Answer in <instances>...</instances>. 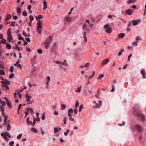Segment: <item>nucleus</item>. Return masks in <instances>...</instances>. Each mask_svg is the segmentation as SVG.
I'll return each mask as SVG.
<instances>
[{
    "label": "nucleus",
    "instance_id": "1",
    "mask_svg": "<svg viewBox=\"0 0 146 146\" xmlns=\"http://www.w3.org/2000/svg\"><path fill=\"white\" fill-rule=\"evenodd\" d=\"M1 135L3 137L5 140L7 142L8 141L9 139L7 137V136L9 138L11 137V135L9 134V133L6 131H5L4 133H1Z\"/></svg>",
    "mask_w": 146,
    "mask_h": 146
},
{
    "label": "nucleus",
    "instance_id": "2",
    "mask_svg": "<svg viewBox=\"0 0 146 146\" xmlns=\"http://www.w3.org/2000/svg\"><path fill=\"white\" fill-rule=\"evenodd\" d=\"M37 26L36 29L39 33L41 34L42 33V30L43 28L42 26V22L40 20H38L37 23Z\"/></svg>",
    "mask_w": 146,
    "mask_h": 146
},
{
    "label": "nucleus",
    "instance_id": "3",
    "mask_svg": "<svg viewBox=\"0 0 146 146\" xmlns=\"http://www.w3.org/2000/svg\"><path fill=\"white\" fill-rule=\"evenodd\" d=\"M137 116L138 117L139 119L142 122L145 120V116L141 112L137 113Z\"/></svg>",
    "mask_w": 146,
    "mask_h": 146
},
{
    "label": "nucleus",
    "instance_id": "4",
    "mask_svg": "<svg viewBox=\"0 0 146 146\" xmlns=\"http://www.w3.org/2000/svg\"><path fill=\"white\" fill-rule=\"evenodd\" d=\"M52 41V38L51 36H49L46 40L43 43L45 44H49Z\"/></svg>",
    "mask_w": 146,
    "mask_h": 146
},
{
    "label": "nucleus",
    "instance_id": "5",
    "mask_svg": "<svg viewBox=\"0 0 146 146\" xmlns=\"http://www.w3.org/2000/svg\"><path fill=\"white\" fill-rule=\"evenodd\" d=\"M93 103L95 104V105L94 106V107L96 108H100L102 105V102L101 101H99L98 102V103L100 104V105L97 103L95 101H94Z\"/></svg>",
    "mask_w": 146,
    "mask_h": 146
},
{
    "label": "nucleus",
    "instance_id": "6",
    "mask_svg": "<svg viewBox=\"0 0 146 146\" xmlns=\"http://www.w3.org/2000/svg\"><path fill=\"white\" fill-rule=\"evenodd\" d=\"M125 12L126 14L129 15H131L133 13V11L131 9H128L125 10Z\"/></svg>",
    "mask_w": 146,
    "mask_h": 146
},
{
    "label": "nucleus",
    "instance_id": "7",
    "mask_svg": "<svg viewBox=\"0 0 146 146\" xmlns=\"http://www.w3.org/2000/svg\"><path fill=\"white\" fill-rule=\"evenodd\" d=\"M68 66V64L66 60H64L63 62H61V63L60 65V66L61 68H63V66L66 67Z\"/></svg>",
    "mask_w": 146,
    "mask_h": 146
},
{
    "label": "nucleus",
    "instance_id": "8",
    "mask_svg": "<svg viewBox=\"0 0 146 146\" xmlns=\"http://www.w3.org/2000/svg\"><path fill=\"white\" fill-rule=\"evenodd\" d=\"M81 54L80 51L79 50H76L74 53V55L76 57L79 56Z\"/></svg>",
    "mask_w": 146,
    "mask_h": 146
},
{
    "label": "nucleus",
    "instance_id": "9",
    "mask_svg": "<svg viewBox=\"0 0 146 146\" xmlns=\"http://www.w3.org/2000/svg\"><path fill=\"white\" fill-rule=\"evenodd\" d=\"M133 25L134 26H136L139 23L141 22V20L139 19L137 20H132Z\"/></svg>",
    "mask_w": 146,
    "mask_h": 146
},
{
    "label": "nucleus",
    "instance_id": "10",
    "mask_svg": "<svg viewBox=\"0 0 146 146\" xmlns=\"http://www.w3.org/2000/svg\"><path fill=\"white\" fill-rule=\"evenodd\" d=\"M1 83L2 84H6V85H10V82L7 80H5L4 81H1Z\"/></svg>",
    "mask_w": 146,
    "mask_h": 146
},
{
    "label": "nucleus",
    "instance_id": "11",
    "mask_svg": "<svg viewBox=\"0 0 146 146\" xmlns=\"http://www.w3.org/2000/svg\"><path fill=\"white\" fill-rule=\"evenodd\" d=\"M26 97L27 102H30L31 101V99L32 98V97L31 96L29 95L28 94H27L26 95Z\"/></svg>",
    "mask_w": 146,
    "mask_h": 146
},
{
    "label": "nucleus",
    "instance_id": "12",
    "mask_svg": "<svg viewBox=\"0 0 146 146\" xmlns=\"http://www.w3.org/2000/svg\"><path fill=\"white\" fill-rule=\"evenodd\" d=\"M2 86L4 90H8L9 89V86H7V85H6V84H2Z\"/></svg>",
    "mask_w": 146,
    "mask_h": 146
},
{
    "label": "nucleus",
    "instance_id": "13",
    "mask_svg": "<svg viewBox=\"0 0 146 146\" xmlns=\"http://www.w3.org/2000/svg\"><path fill=\"white\" fill-rule=\"evenodd\" d=\"M43 9L45 10L47 8V2L45 0H44L43 2Z\"/></svg>",
    "mask_w": 146,
    "mask_h": 146
},
{
    "label": "nucleus",
    "instance_id": "14",
    "mask_svg": "<svg viewBox=\"0 0 146 146\" xmlns=\"http://www.w3.org/2000/svg\"><path fill=\"white\" fill-rule=\"evenodd\" d=\"M30 118L29 117H28L26 119V122L27 124L29 125H32L33 124V122L29 120Z\"/></svg>",
    "mask_w": 146,
    "mask_h": 146
},
{
    "label": "nucleus",
    "instance_id": "15",
    "mask_svg": "<svg viewBox=\"0 0 146 146\" xmlns=\"http://www.w3.org/2000/svg\"><path fill=\"white\" fill-rule=\"evenodd\" d=\"M134 127L135 129H138L139 131L140 132L142 130V128L137 125H135Z\"/></svg>",
    "mask_w": 146,
    "mask_h": 146
},
{
    "label": "nucleus",
    "instance_id": "16",
    "mask_svg": "<svg viewBox=\"0 0 146 146\" xmlns=\"http://www.w3.org/2000/svg\"><path fill=\"white\" fill-rule=\"evenodd\" d=\"M6 48L7 49H10L11 48V46L10 44L6 43Z\"/></svg>",
    "mask_w": 146,
    "mask_h": 146
},
{
    "label": "nucleus",
    "instance_id": "17",
    "mask_svg": "<svg viewBox=\"0 0 146 146\" xmlns=\"http://www.w3.org/2000/svg\"><path fill=\"white\" fill-rule=\"evenodd\" d=\"M125 34L124 33H120L118 35L119 37L118 38H123L125 36Z\"/></svg>",
    "mask_w": 146,
    "mask_h": 146
},
{
    "label": "nucleus",
    "instance_id": "18",
    "mask_svg": "<svg viewBox=\"0 0 146 146\" xmlns=\"http://www.w3.org/2000/svg\"><path fill=\"white\" fill-rule=\"evenodd\" d=\"M106 31L108 34H110L112 32V30L110 27L106 29Z\"/></svg>",
    "mask_w": 146,
    "mask_h": 146
},
{
    "label": "nucleus",
    "instance_id": "19",
    "mask_svg": "<svg viewBox=\"0 0 146 146\" xmlns=\"http://www.w3.org/2000/svg\"><path fill=\"white\" fill-rule=\"evenodd\" d=\"M54 133H56L58 132L59 131H60L61 130V129L60 128H54Z\"/></svg>",
    "mask_w": 146,
    "mask_h": 146
},
{
    "label": "nucleus",
    "instance_id": "20",
    "mask_svg": "<svg viewBox=\"0 0 146 146\" xmlns=\"http://www.w3.org/2000/svg\"><path fill=\"white\" fill-rule=\"evenodd\" d=\"M7 39L9 42H11L13 40L12 35L8 36Z\"/></svg>",
    "mask_w": 146,
    "mask_h": 146
},
{
    "label": "nucleus",
    "instance_id": "21",
    "mask_svg": "<svg viewBox=\"0 0 146 146\" xmlns=\"http://www.w3.org/2000/svg\"><path fill=\"white\" fill-rule=\"evenodd\" d=\"M49 82L46 81L45 84V88L46 89H48L49 88Z\"/></svg>",
    "mask_w": 146,
    "mask_h": 146
},
{
    "label": "nucleus",
    "instance_id": "22",
    "mask_svg": "<svg viewBox=\"0 0 146 146\" xmlns=\"http://www.w3.org/2000/svg\"><path fill=\"white\" fill-rule=\"evenodd\" d=\"M39 113L38 112H36V120L37 121H38L40 120V119L39 117Z\"/></svg>",
    "mask_w": 146,
    "mask_h": 146
},
{
    "label": "nucleus",
    "instance_id": "23",
    "mask_svg": "<svg viewBox=\"0 0 146 146\" xmlns=\"http://www.w3.org/2000/svg\"><path fill=\"white\" fill-rule=\"evenodd\" d=\"M109 60L108 59H106L103 61L102 62V64L104 65L107 63L109 61Z\"/></svg>",
    "mask_w": 146,
    "mask_h": 146
},
{
    "label": "nucleus",
    "instance_id": "24",
    "mask_svg": "<svg viewBox=\"0 0 146 146\" xmlns=\"http://www.w3.org/2000/svg\"><path fill=\"white\" fill-rule=\"evenodd\" d=\"M141 74L143 75V78L145 79L146 78V77L145 76V71L143 70H142L141 72Z\"/></svg>",
    "mask_w": 146,
    "mask_h": 146
},
{
    "label": "nucleus",
    "instance_id": "25",
    "mask_svg": "<svg viewBox=\"0 0 146 146\" xmlns=\"http://www.w3.org/2000/svg\"><path fill=\"white\" fill-rule=\"evenodd\" d=\"M17 12L19 14H21V9L19 7H17Z\"/></svg>",
    "mask_w": 146,
    "mask_h": 146
},
{
    "label": "nucleus",
    "instance_id": "26",
    "mask_svg": "<svg viewBox=\"0 0 146 146\" xmlns=\"http://www.w3.org/2000/svg\"><path fill=\"white\" fill-rule=\"evenodd\" d=\"M31 130L32 131L34 132L35 133H37L38 132V131L37 130V129L35 128H34L33 127H32L31 128Z\"/></svg>",
    "mask_w": 146,
    "mask_h": 146
},
{
    "label": "nucleus",
    "instance_id": "27",
    "mask_svg": "<svg viewBox=\"0 0 146 146\" xmlns=\"http://www.w3.org/2000/svg\"><path fill=\"white\" fill-rule=\"evenodd\" d=\"M7 36L12 35L11 33V29L9 28L7 31Z\"/></svg>",
    "mask_w": 146,
    "mask_h": 146
},
{
    "label": "nucleus",
    "instance_id": "28",
    "mask_svg": "<svg viewBox=\"0 0 146 146\" xmlns=\"http://www.w3.org/2000/svg\"><path fill=\"white\" fill-rule=\"evenodd\" d=\"M42 17L43 16L42 15H38V16H36L35 18L36 20H38V19H41Z\"/></svg>",
    "mask_w": 146,
    "mask_h": 146
},
{
    "label": "nucleus",
    "instance_id": "29",
    "mask_svg": "<svg viewBox=\"0 0 146 146\" xmlns=\"http://www.w3.org/2000/svg\"><path fill=\"white\" fill-rule=\"evenodd\" d=\"M83 37L84 38V40L85 42L87 41V39L86 37V33L84 32L83 34Z\"/></svg>",
    "mask_w": 146,
    "mask_h": 146
},
{
    "label": "nucleus",
    "instance_id": "30",
    "mask_svg": "<svg viewBox=\"0 0 146 146\" xmlns=\"http://www.w3.org/2000/svg\"><path fill=\"white\" fill-rule=\"evenodd\" d=\"M18 38L19 40H24V38H23L22 36L21 35H18Z\"/></svg>",
    "mask_w": 146,
    "mask_h": 146
},
{
    "label": "nucleus",
    "instance_id": "31",
    "mask_svg": "<svg viewBox=\"0 0 146 146\" xmlns=\"http://www.w3.org/2000/svg\"><path fill=\"white\" fill-rule=\"evenodd\" d=\"M65 19L66 21L68 22H70L71 20V19L70 17L68 16L66 17Z\"/></svg>",
    "mask_w": 146,
    "mask_h": 146
},
{
    "label": "nucleus",
    "instance_id": "32",
    "mask_svg": "<svg viewBox=\"0 0 146 146\" xmlns=\"http://www.w3.org/2000/svg\"><path fill=\"white\" fill-rule=\"evenodd\" d=\"M66 108V106L65 105L62 104L61 105V109L62 110H64Z\"/></svg>",
    "mask_w": 146,
    "mask_h": 146
},
{
    "label": "nucleus",
    "instance_id": "33",
    "mask_svg": "<svg viewBox=\"0 0 146 146\" xmlns=\"http://www.w3.org/2000/svg\"><path fill=\"white\" fill-rule=\"evenodd\" d=\"M5 72L2 70L0 69V74L2 75H5Z\"/></svg>",
    "mask_w": 146,
    "mask_h": 146
},
{
    "label": "nucleus",
    "instance_id": "34",
    "mask_svg": "<svg viewBox=\"0 0 146 146\" xmlns=\"http://www.w3.org/2000/svg\"><path fill=\"white\" fill-rule=\"evenodd\" d=\"M92 73L93 74L91 76H89V77H88V78L89 79H90L92 78V77H93L94 76V75L95 74V71H93L92 72Z\"/></svg>",
    "mask_w": 146,
    "mask_h": 146
},
{
    "label": "nucleus",
    "instance_id": "35",
    "mask_svg": "<svg viewBox=\"0 0 146 146\" xmlns=\"http://www.w3.org/2000/svg\"><path fill=\"white\" fill-rule=\"evenodd\" d=\"M7 106L10 108H12V105L11 104L10 102L9 101L8 102H7Z\"/></svg>",
    "mask_w": 146,
    "mask_h": 146
},
{
    "label": "nucleus",
    "instance_id": "36",
    "mask_svg": "<svg viewBox=\"0 0 146 146\" xmlns=\"http://www.w3.org/2000/svg\"><path fill=\"white\" fill-rule=\"evenodd\" d=\"M104 77V75L103 74H101L99 75L98 78V79H100L101 78H103Z\"/></svg>",
    "mask_w": 146,
    "mask_h": 146
},
{
    "label": "nucleus",
    "instance_id": "37",
    "mask_svg": "<svg viewBox=\"0 0 146 146\" xmlns=\"http://www.w3.org/2000/svg\"><path fill=\"white\" fill-rule=\"evenodd\" d=\"M81 86L78 87L77 88V89L76 90V92L78 93H80L81 91Z\"/></svg>",
    "mask_w": 146,
    "mask_h": 146
},
{
    "label": "nucleus",
    "instance_id": "38",
    "mask_svg": "<svg viewBox=\"0 0 146 146\" xmlns=\"http://www.w3.org/2000/svg\"><path fill=\"white\" fill-rule=\"evenodd\" d=\"M11 15H9V14H8L7 15V16L6 18V20H9V19H11Z\"/></svg>",
    "mask_w": 146,
    "mask_h": 146
},
{
    "label": "nucleus",
    "instance_id": "39",
    "mask_svg": "<svg viewBox=\"0 0 146 146\" xmlns=\"http://www.w3.org/2000/svg\"><path fill=\"white\" fill-rule=\"evenodd\" d=\"M11 129V126L9 124H8L7 126V131H9Z\"/></svg>",
    "mask_w": 146,
    "mask_h": 146
},
{
    "label": "nucleus",
    "instance_id": "40",
    "mask_svg": "<svg viewBox=\"0 0 146 146\" xmlns=\"http://www.w3.org/2000/svg\"><path fill=\"white\" fill-rule=\"evenodd\" d=\"M136 0L134 1L132 0H129L127 1V2L128 4H130L131 3H133V2H135L136 1Z\"/></svg>",
    "mask_w": 146,
    "mask_h": 146
},
{
    "label": "nucleus",
    "instance_id": "41",
    "mask_svg": "<svg viewBox=\"0 0 146 146\" xmlns=\"http://www.w3.org/2000/svg\"><path fill=\"white\" fill-rule=\"evenodd\" d=\"M87 26V25L86 23H84V24L82 26V28H83V29H85Z\"/></svg>",
    "mask_w": 146,
    "mask_h": 146
},
{
    "label": "nucleus",
    "instance_id": "42",
    "mask_svg": "<svg viewBox=\"0 0 146 146\" xmlns=\"http://www.w3.org/2000/svg\"><path fill=\"white\" fill-rule=\"evenodd\" d=\"M69 129H67L66 130V131L64 133V135L65 136H67L68 135V134L69 132Z\"/></svg>",
    "mask_w": 146,
    "mask_h": 146
},
{
    "label": "nucleus",
    "instance_id": "43",
    "mask_svg": "<svg viewBox=\"0 0 146 146\" xmlns=\"http://www.w3.org/2000/svg\"><path fill=\"white\" fill-rule=\"evenodd\" d=\"M0 110H1V111H2V114L4 116V115H5V114H4V108H3V107H1V109H0Z\"/></svg>",
    "mask_w": 146,
    "mask_h": 146
},
{
    "label": "nucleus",
    "instance_id": "44",
    "mask_svg": "<svg viewBox=\"0 0 146 146\" xmlns=\"http://www.w3.org/2000/svg\"><path fill=\"white\" fill-rule=\"evenodd\" d=\"M27 111H29L30 110L31 111L32 113H33L34 112L33 110V109L29 108H28L27 109Z\"/></svg>",
    "mask_w": 146,
    "mask_h": 146
},
{
    "label": "nucleus",
    "instance_id": "45",
    "mask_svg": "<svg viewBox=\"0 0 146 146\" xmlns=\"http://www.w3.org/2000/svg\"><path fill=\"white\" fill-rule=\"evenodd\" d=\"M29 18L31 21L32 22L34 20V18L33 16L31 15H30L29 16Z\"/></svg>",
    "mask_w": 146,
    "mask_h": 146
},
{
    "label": "nucleus",
    "instance_id": "46",
    "mask_svg": "<svg viewBox=\"0 0 146 146\" xmlns=\"http://www.w3.org/2000/svg\"><path fill=\"white\" fill-rule=\"evenodd\" d=\"M22 133L18 135L17 136V138L18 139H21L22 136Z\"/></svg>",
    "mask_w": 146,
    "mask_h": 146
},
{
    "label": "nucleus",
    "instance_id": "47",
    "mask_svg": "<svg viewBox=\"0 0 146 146\" xmlns=\"http://www.w3.org/2000/svg\"><path fill=\"white\" fill-rule=\"evenodd\" d=\"M9 71L11 72H13L14 71V67L13 66H11L10 67V69Z\"/></svg>",
    "mask_w": 146,
    "mask_h": 146
},
{
    "label": "nucleus",
    "instance_id": "48",
    "mask_svg": "<svg viewBox=\"0 0 146 146\" xmlns=\"http://www.w3.org/2000/svg\"><path fill=\"white\" fill-rule=\"evenodd\" d=\"M37 52L39 54H41L42 52V50L40 48L38 49L37 50Z\"/></svg>",
    "mask_w": 146,
    "mask_h": 146
},
{
    "label": "nucleus",
    "instance_id": "49",
    "mask_svg": "<svg viewBox=\"0 0 146 146\" xmlns=\"http://www.w3.org/2000/svg\"><path fill=\"white\" fill-rule=\"evenodd\" d=\"M83 108V105L82 104H81L80 105V107H79V111L80 112L82 110V108Z\"/></svg>",
    "mask_w": 146,
    "mask_h": 146
},
{
    "label": "nucleus",
    "instance_id": "50",
    "mask_svg": "<svg viewBox=\"0 0 146 146\" xmlns=\"http://www.w3.org/2000/svg\"><path fill=\"white\" fill-rule=\"evenodd\" d=\"M23 15L24 16H26L27 15V11H24L22 13Z\"/></svg>",
    "mask_w": 146,
    "mask_h": 146
},
{
    "label": "nucleus",
    "instance_id": "51",
    "mask_svg": "<svg viewBox=\"0 0 146 146\" xmlns=\"http://www.w3.org/2000/svg\"><path fill=\"white\" fill-rule=\"evenodd\" d=\"M67 117H65L63 119V121L64 124H66V123Z\"/></svg>",
    "mask_w": 146,
    "mask_h": 146
},
{
    "label": "nucleus",
    "instance_id": "52",
    "mask_svg": "<svg viewBox=\"0 0 146 146\" xmlns=\"http://www.w3.org/2000/svg\"><path fill=\"white\" fill-rule=\"evenodd\" d=\"M14 76V75L13 73L11 74L9 76V77L10 79H12L13 78Z\"/></svg>",
    "mask_w": 146,
    "mask_h": 146
},
{
    "label": "nucleus",
    "instance_id": "53",
    "mask_svg": "<svg viewBox=\"0 0 146 146\" xmlns=\"http://www.w3.org/2000/svg\"><path fill=\"white\" fill-rule=\"evenodd\" d=\"M14 143V142L13 141H11L9 143V145L11 146H13Z\"/></svg>",
    "mask_w": 146,
    "mask_h": 146
},
{
    "label": "nucleus",
    "instance_id": "54",
    "mask_svg": "<svg viewBox=\"0 0 146 146\" xmlns=\"http://www.w3.org/2000/svg\"><path fill=\"white\" fill-rule=\"evenodd\" d=\"M69 119L71 121H74V119L72 117V116L69 117Z\"/></svg>",
    "mask_w": 146,
    "mask_h": 146
},
{
    "label": "nucleus",
    "instance_id": "55",
    "mask_svg": "<svg viewBox=\"0 0 146 146\" xmlns=\"http://www.w3.org/2000/svg\"><path fill=\"white\" fill-rule=\"evenodd\" d=\"M138 42V41L133 42L132 43V44L133 45L137 46V43Z\"/></svg>",
    "mask_w": 146,
    "mask_h": 146
},
{
    "label": "nucleus",
    "instance_id": "56",
    "mask_svg": "<svg viewBox=\"0 0 146 146\" xmlns=\"http://www.w3.org/2000/svg\"><path fill=\"white\" fill-rule=\"evenodd\" d=\"M79 102L78 101H76V103L75 105V107L76 108L78 107L79 106Z\"/></svg>",
    "mask_w": 146,
    "mask_h": 146
},
{
    "label": "nucleus",
    "instance_id": "57",
    "mask_svg": "<svg viewBox=\"0 0 146 146\" xmlns=\"http://www.w3.org/2000/svg\"><path fill=\"white\" fill-rule=\"evenodd\" d=\"M46 81L50 82V77L49 76H47L46 78Z\"/></svg>",
    "mask_w": 146,
    "mask_h": 146
},
{
    "label": "nucleus",
    "instance_id": "58",
    "mask_svg": "<svg viewBox=\"0 0 146 146\" xmlns=\"http://www.w3.org/2000/svg\"><path fill=\"white\" fill-rule=\"evenodd\" d=\"M15 23V21L12 22V23L11 24V26H12L13 27H15V25L14 24Z\"/></svg>",
    "mask_w": 146,
    "mask_h": 146
},
{
    "label": "nucleus",
    "instance_id": "59",
    "mask_svg": "<svg viewBox=\"0 0 146 146\" xmlns=\"http://www.w3.org/2000/svg\"><path fill=\"white\" fill-rule=\"evenodd\" d=\"M110 27V26L107 24H106L104 26V28L106 29H107L108 28Z\"/></svg>",
    "mask_w": 146,
    "mask_h": 146
},
{
    "label": "nucleus",
    "instance_id": "60",
    "mask_svg": "<svg viewBox=\"0 0 146 146\" xmlns=\"http://www.w3.org/2000/svg\"><path fill=\"white\" fill-rule=\"evenodd\" d=\"M56 64H59L60 66V65L61 62L60 61H57L55 62Z\"/></svg>",
    "mask_w": 146,
    "mask_h": 146
},
{
    "label": "nucleus",
    "instance_id": "61",
    "mask_svg": "<svg viewBox=\"0 0 146 146\" xmlns=\"http://www.w3.org/2000/svg\"><path fill=\"white\" fill-rule=\"evenodd\" d=\"M42 119L43 120H44L45 119V113H44L43 114V115L42 116Z\"/></svg>",
    "mask_w": 146,
    "mask_h": 146
},
{
    "label": "nucleus",
    "instance_id": "62",
    "mask_svg": "<svg viewBox=\"0 0 146 146\" xmlns=\"http://www.w3.org/2000/svg\"><path fill=\"white\" fill-rule=\"evenodd\" d=\"M22 106V105L21 104H20L19 105V107L17 108V110H18V113L19 112V110L21 108Z\"/></svg>",
    "mask_w": 146,
    "mask_h": 146
},
{
    "label": "nucleus",
    "instance_id": "63",
    "mask_svg": "<svg viewBox=\"0 0 146 146\" xmlns=\"http://www.w3.org/2000/svg\"><path fill=\"white\" fill-rule=\"evenodd\" d=\"M7 40L4 39H3L1 41V43H5L7 42Z\"/></svg>",
    "mask_w": 146,
    "mask_h": 146
},
{
    "label": "nucleus",
    "instance_id": "64",
    "mask_svg": "<svg viewBox=\"0 0 146 146\" xmlns=\"http://www.w3.org/2000/svg\"><path fill=\"white\" fill-rule=\"evenodd\" d=\"M73 112H74L76 114H77L78 111L77 109L76 108L74 109L73 110Z\"/></svg>",
    "mask_w": 146,
    "mask_h": 146
}]
</instances>
